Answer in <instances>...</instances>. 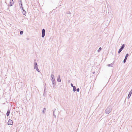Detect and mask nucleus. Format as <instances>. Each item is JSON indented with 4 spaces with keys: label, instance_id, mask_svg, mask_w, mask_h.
<instances>
[{
    "label": "nucleus",
    "instance_id": "1",
    "mask_svg": "<svg viewBox=\"0 0 132 132\" xmlns=\"http://www.w3.org/2000/svg\"><path fill=\"white\" fill-rule=\"evenodd\" d=\"M112 109L111 107H108L105 110V113L107 114H109L111 111Z\"/></svg>",
    "mask_w": 132,
    "mask_h": 132
},
{
    "label": "nucleus",
    "instance_id": "2",
    "mask_svg": "<svg viewBox=\"0 0 132 132\" xmlns=\"http://www.w3.org/2000/svg\"><path fill=\"white\" fill-rule=\"evenodd\" d=\"M34 69H36L37 71L38 72H40V71L38 67L37 63L36 62H34Z\"/></svg>",
    "mask_w": 132,
    "mask_h": 132
},
{
    "label": "nucleus",
    "instance_id": "3",
    "mask_svg": "<svg viewBox=\"0 0 132 132\" xmlns=\"http://www.w3.org/2000/svg\"><path fill=\"white\" fill-rule=\"evenodd\" d=\"M45 30L44 29H43L42 31V38L44 37L45 35Z\"/></svg>",
    "mask_w": 132,
    "mask_h": 132
},
{
    "label": "nucleus",
    "instance_id": "4",
    "mask_svg": "<svg viewBox=\"0 0 132 132\" xmlns=\"http://www.w3.org/2000/svg\"><path fill=\"white\" fill-rule=\"evenodd\" d=\"M51 80L52 81V82H53V81H54L55 79L54 78V75L52 74L51 75Z\"/></svg>",
    "mask_w": 132,
    "mask_h": 132
},
{
    "label": "nucleus",
    "instance_id": "5",
    "mask_svg": "<svg viewBox=\"0 0 132 132\" xmlns=\"http://www.w3.org/2000/svg\"><path fill=\"white\" fill-rule=\"evenodd\" d=\"M128 56H129V54H127L126 55L125 58L124 59L123 61V62L124 63H125L126 62V61L127 58V57Z\"/></svg>",
    "mask_w": 132,
    "mask_h": 132
},
{
    "label": "nucleus",
    "instance_id": "6",
    "mask_svg": "<svg viewBox=\"0 0 132 132\" xmlns=\"http://www.w3.org/2000/svg\"><path fill=\"white\" fill-rule=\"evenodd\" d=\"M132 93V89L129 93V94L128 95V97H127L129 99Z\"/></svg>",
    "mask_w": 132,
    "mask_h": 132
},
{
    "label": "nucleus",
    "instance_id": "7",
    "mask_svg": "<svg viewBox=\"0 0 132 132\" xmlns=\"http://www.w3.org/2000/svg\"><path fill=\"white\" fill-rule=\"evenodd\" d=\"M13 124V122L12 121L10 120H9L8 122V124L9 125H12Z\"/></svg>",
    "mask_w": 132,
    "mask_h": 132
},
{
    "label": "nucleus",
    "instance_id": "8",
    "mask_svg": "<svg viewBox=\"0 0 132 132\" xmlns=\"http://www.w3.org/2000/svg\"><path fill=\"white\" fill-rule=\"evenodd\" d=\"M22 10V13L23 14V15H26V11L24 10V9H23V10Z\"/></svg>",
    "mask_w": 132,
    "mask_h": 132
},
{
    "label": "nucleus",
    "instance_id": "9",
    "mask_svg": "<svg viewBox=\"0 0 132 132\" xmlns=\"http://www.w3.org/2000/svg\"><path fill=\"white\" fill-rule=\"evenodd\" d=\"M19 1V5L20 6H22V1L21 0H18Z\"/></svg>",
    "mask_w": 132,
    "mask_h": 132
},
{
    "label": "nucleus",
    "instance_id": "10",
    "mask_svg": "<svg viewBox=\"0 0 132 132\" xmlns=\"http://www.w3.org/2000/svg\"><path fill=\"white\" fill-rule=\"evenodd\" d=\"M10 113V110H8L6 113V116H9Z\"/></svg>",
    "mask_w": 132,
    "mask_h": 132
},
{
    "label": "nucleus",
    "instance_id": "11",
    "mask_svg": "<svg viewBox=\"0 0 132 132\" xmlns=\"http://www.w3.org/2000/svg\"><path fill=\"white\" fill-rule=\"evenodd\" d=\"M125 46V45L124 44H123L121 48H120V49L122 50L124 48V47Z\"/></svg>",
    "mask_w": 132,
    "mask_h": 132
},
{
    "label": "nucleus",
    "instance_id": "12",
    "mask_svg": "<svg viewBox=\"0 0 132 132\" xmlns=\"http://www.w3.org/2000/svg\"><path fill=\"white\" fill-rule=\"evenodd\" d=\"M125 46V45L124 44H123L121 48H120V49L122 50L124 48V47Z\"/></svg>",
    "mask_w": 132,
    "mask_h": 132
},
{
    "label": "nucleus",
    "instance_id": "13",
    "mask_svg": "<svg viewBox=\"0 0 132 132\" xmlns=\"http://www.w3.org/2000/svg\"><path fill=\"white\" fill-rule=\"evenodd\" d=\"M113 65V63H112L110 64H108L107 65V66L109 67H112Z\"/></svg>",
    "mask_w": 132,
    "mask_h": 132
},
{
    "label": "nucleus",
    "instance_id": "14",
    "mask_svg": "<svg viewBox=\"0 0 132 132\" xmlns=\"http://www.w3.org/2000/svg\"><path fill=\"white\" fill-rule=\"evenodd\" d=\"M11 2L10 3V6H12V4H13V0H11V1H10Z\"/></svg>",
    "mask_w": 132,
    "mask_h": 132
},
{
    "label": "nucleus",
    "instance_id": "15",
    "mask_svg": "<svg viewBox=\"0 0 132 132\" xmlns=\"http://www.w3.org/2000/svg\"><path fill=\"white\" fill-rule=\"evenodd\" d=\"M73 87V91L74 92H75L76 90V86H74Z\"/></svg>",
    "mask_w": 132,
    "mask_h": 132
},
{
    "label": "nucleus",
    "instance_id": "16",
    "mask_svg": "<svg viewBox=\"0 0 132 132\" xmlns=\"http://www.w3.org/2000/svg\"><path fill=\"white\" fill-rule=\"evenodd\" d=\"M57 80L58 82H61V80L60 78H57Z\"/></svg>",
    "mask_w": 132,
    "mask_h": 132
},
{
    "label": "nucleus",
    "instance_id": "17",
    "mask_svg": "<svg viewBox=\"0 0 132 132\" xmlns=\"http://www.w3.org/2000/svg\"><path fill=\"white\" fill-rule=\"evenodd\" d=\"M102 48L101 47H100L98 50H97V52H100L101 50H102Z\"/></svg>",
    "mask_w": 132,
    "mask_h": 132
},
{
    "label": "nucleus",
    "instance_id": "18",
    "mask_svg": "<svg viewBox=\"0 0 132 132\" xmlns=\"http://www.w3.org/2000/svg\"><path fill=\"white\" fill-rule=\"evenodd\" d=\"M55 110H56V109H55L54 110V111L53 112V116L55 118V117H56V115H55V114H54V112H55Z\"/></svg>",
    "mask_w": 132,
    "mask_h": 132
},
{
    "label": "nucleus",
    "instance_id": "19",
    "mask_svg": "<svg viewBox=\"0 0 132 132\" xmlns=\"http://www.w3.org/2000/svg\"><path fill=\"white\" fill-rule=\"evenodd\" d=\"M46 110V108H44L43 110V111H42V112H43V113L44 114L45 113V111Z\"/></svg>",
    "mask_w": 132,
    "mask_h": 132
},
{
    "label": "nucleus",
    "instance_id": "20",
    "mask_svg": "<svg viewBox=\"0 0 132 132\" xmlns=\"http://www.w3.org/2000/svg\"><path fill=\"white\" fill-rule=\"evenodd\" d=\"M122 50L120 48L118 51V53H120L121 52Z\"/></svg>",
    "mask_w": 132,
    "mask_h": 132
},
{
    "label": "nucleus",
    "instance_id": "21",
    "mask_svg": "<svg viewBox=\"0 0 132 132\" xmlns=\"http://www.w3.org/2000/svg\"><path fill=\"white\" fill-rule=\"evenodd\" d=\"M23 34V31H20V34L22 35Z\"/></svg>",
    "mask_w": 132,
    "mask_h": 132
},
{
    "label": "nucleus",
    "instance_id": "22",
    "mask_svg": "<svg viewBox=\"0 0 132 132\" xmlns=\"http://www.w3.org/2000/svg\"><path fill=\"white\" fill-rule=\"evenodd\" d=\"M20 8L22 10H23V6H20Z\"/></svg>",
    "mask_w": 132,
    "mask_h": 132
},
{
    "label": "nucleus",
    "instance_id": "23",
    "mask_svg": "<svg viewBox=\"0 0 132 132\" xmlns=\"http://www.w3.org/2000/svg\"><path fill=\"white\" fill-rule=\"evenodd\" d=\"M76 90L77 91V92H79V88H78L77 89H76Z\"/></svg>",
    "mask_w": 132,
    "mask_h": 132
},
{
    "label": "nucleus",
    "instance_id": "24",
    "mask_svg": "<svg viewBox=\"0 0 132 132\" xmlns=\"http://www.w3.org/2000/svg\"><path fill=\"white\" fill-rule=\"evenodd\" d=\"M71 86L72 87H73L74 86H73V84L72 83H71Z\"/></svg>",
    "mask_w": 132,
    "mask_h": 132
},
{
    "label": "nucleus",
    "instance_id": "25",
    "mask_svg": "<svg viewBox=\"0 0 132 132\" xmlns=\"http://www.w3.org/2000/svg\"><path fill=\"white\" fill-rule=\"evenodd\" d=\"M54 81H53V82H52V84H53V87L54 86Z\"/></svg>",
    "mask_w": 132,
    "mask_h": 132
},
{
    "label": "nucleus",
    "instance_id": "26",
    "mask_svg": "<svg viewBox=\"0 0 132 132\" xmlns=\"http://www.w3.org/2000/svg\"><path fill=\"white\" fill-rule=\"evenodd\" d=\"M58 78H60V75H59V76H58Z\"/></svg>",
    "mask_w": 132,
    "mask_h": 132
},
{
    "label": "nucleus",
    "instance_id": "27",
    "mask_svg": "<svg viewBox=\"0 0 132 132\" xmlns=\"http://www.w3.org/2000/svg\"><path fill=\"white\" fill-rule=\"evenodd\" d=\"M45 88L44 89V92H45Z\"/></svg>",
    "mask_w": 132,
    "mask_h": 132
},
{
    "label": "nucleus",
    "instance_id": "28",
    "mask_svg": "<svg viewBox=\"0 0 132 132\" xmlns=\"http://www.w3.org/2000/svg\"><path fill=\"white\" fill-rule=\"evenodd\" d=\"M95 72H93V74H94L95 73Z\"/></svg>",
    "mask_w": 132,
    "mask_h": 132
},
{
    "label": "nucleus",
    "instance_id": "29",
    "mask_svg": "<svg viewBox=\"0 0 132 132\" xmlns=\"http://www.w3.org/2000/svg\"><path fill=\"white\" fill-rule=\"evenodd\" d=\"M69 14H70L71 13L70 12H69Z\"/></svg>",
    "mask_w": 132,
    "mask_h": 132
},
{
    "label": "nucleus",
    "instance_id": "30",
    "mask_svg": "<svg viewBox=\"0 0 132 132\" xmlns=\"http://www.w3.org/2000/svg\"><path fill=\"white\" fill-rule=\"evenodd\" d=\"M10 1H11V0H10Z\"/></svg>",
    "mask_w": 132,
    "mask_h": 132
}]
</instances>
